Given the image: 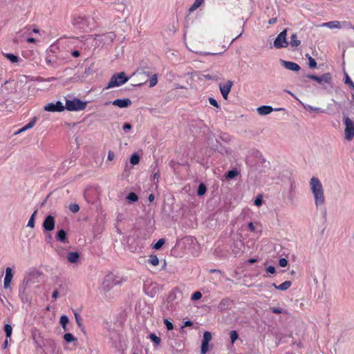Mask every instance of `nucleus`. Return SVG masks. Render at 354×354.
<instances>
[{"label":"nucleus","mask_w":354,"mask_h":354,"mask_svg":"<svg viewBox=\"0 0 354 354\" xmlns=\"http://www.w3.org/2000/svg\"><path fill=\"white\" fill-rule=\"evenodd\" d=\"M310 189L313 195L315 204L317 207L325 203V196L323 185L317 177H313L309 182Z\"/></svg>","instance_id":"nucleus-1"},{"label":"nucleus","mask_w":354,"mask_h":354,"mask_svg":"<svg viewBox=\"0 0 354 354\" xmlns=\"http://www.w3.org/2000/svg\"><path fill=\"white\" fill-rule=\"evenodd\" d=\"M73 25L81 31L88 32L94 26V19L85 15H78L73 19Z\"/></svg>","instance_id":"nucleus-2"},{"label":"nucleus","mask_w":354,"mask_h":354,"mask_svg":"<svg viewBox=\"0 0 354 354\" xmlns=\"http://www.w3.org/2000/svg\"><path fill=\"white\" fill-rule=\"evenodd\" d=\"M128 80L129 78L125 76V73L124 72L115 73L111 77L106 88L109 89L113 87L121 86Z\"/></svg>","instance_id":"nucleus-3"},{"label":"nucleus","mask_w":354,"mask_h":354,"mask_svg":"<svg viewBox=\"0 0 354 354\" xmlns=\"http://www.w3.org/2000/svg\"><path fill=\"white\" fill-rule=\"evenodd\" d=\"M86 102L79 99L73 100H67L66 102L65 109L70 111H82L86 108Z\"/></svg>","instance_id":"nucleus-4"},{"label":"nucleus","mask_w":354,"mask_h":354,"mask_svg":"<svg viewBox=\"0 0 354 354\" xmlns=\"http://www.w3.org/2000/svg\"><path fill=\"white\" fill-rule=\"evenodd\" d=\"M344 123L346 126L344 130L345 138L350 141L354 137V122L348 117H344Z\"/></svg>","instance_id":"nucleus-5"},{"label":"nucleus","mask_w":354,"mask_h":354,"mask_svg":"<svg viewBox=\"0 0 354 354\" xmlns=\"http://www.w3.org/2000/svg\"><path fill=\"white\" fill-rule=\"evenodd\" d=\"M287 31V29L283 30L277 35L274 41L273 46L277 49L286 48L288 46V42L286 39Z\"/></svg>","instance_id":"nucleus-6"},{"label":"nucleus","mask_w":354,"mask_h":354,"mask_svg":"<svg viewBox=\"0 0 354 354\" xmlns=\"http://www.w3.org/2000/svg\"><path fill=\"white\" fill-rule=\"evenodd\" d=\"M306 77L310 80L316 81L320 84H330L332 80V77L330 73H326L320 76L307 75Z\"/></svg>","instance_id":"nucleus-7"},{"label":"nucleus","mask_w":354,"mask_h":354,"mask_svg":"<svg viewBox=\"0 0 354 354\" xmlns=\"http://www.w3.org/2000/svg\"><path fill=\"white\" fill-rule=\"evenodd\" d=\"M64 109L65 107L60 101H57L55 103H48L44 106V110L49 112H61Z\"/></svg>","instance_id":"nucleus-8"},{"label":"nucleus","mask_w":354,"mask_h":354,"mask_svg":"<svg viewBox=\"0 0 354 354\" xmlns=\"http://www.w3.org/2000/svg\"><path fill=\"white\" fill-rule=\"evenodd\" d=\"M117 283L118 281L115 278V275L113 274H109L104 277L102 282V286L104 290H109Z\"/></svg>","instance_id":"nucleus-9"},{"label":"nucleus","mask_w":354,"mask_h":354,"mask_svg":"<svg viewBox=\"0 0 354 354\" xmlns=\"http://www.w3.org/2000/svg\"><path fill=\"white\" fill-rule=\"evenodd\" d=\"M233 86V82L227 80L225 84H219V89L223 97L225 100L227 99L228 94L230 92L231 88Z\"/></svg>","instance_id":"nucleus-10"},{"label":"nucleus","mask_w":354,"mask_h":354,"mask_svg":"<svg viewBox=\"0 0 354 354\" xmlns=\"http://www.w3.org/2000/svg\"><path fill=\"white\" fill-rule=\"evenodd\" d=\"M32 274H29L28 275H26L24 280L22 283L19 286V296L22 300H24V296L25 295V292L26 288L28 287L29 284L31 283Z\"/></svg>","instance_id":"nucleus-11"},{"label":"nucleus","mask_w":354,"mask_h":354,"mask_svg":"<svg viewBox=\"0 0 354 354\" xmlns=\"http://www.w3.org/2000/svg\"><path fill=\"white\" fill-rule=\"evenodd\" d=\"M55 218L53 216L48 215L44 219L42 226L44 231L50 232L55 228Z\"/></svg>","instance_id":"nucleus-12"},{"label":"nucleus","mask_w":354,"mask_h":354,"mask_svg":"<svg viewBox=\"0 0 354 354\" xmlns=\"http://www.w3.org/2000/svg\"><path fill=\"white\" fill-rule=\"evenodd\" d=\"M112 103V104L117 106L120 108H126L128 107L131 104V101L129 98H124V99H117L111 102H107L105 103V105H108L109 104Z\"/></svg>","instance_id":"nucleus-13"},{"label":"nucleus","mask_w":354,"mask_h":354,"mask_svg":"<svg viewBox=\"0 0 354 354\" xmlns=\"http://www.w3.org/2000/svg\"><path fill=\"white\" fill-rule=\"evenodd\" d=\"M281 65L286 69L292 71H298L300 70V66L295 62L285 61L283 59L280 60Z\"/></svg>","instance_id":"nucleus-14"},{"label":"nucleus","mask_w":354,"mask_h":354,"mask_svg":"<svg viewBox=\"0 0 354 354\" xmlns=\"http://www.w3.org/2000/svg\"><path fill=\"white\" fill-rule=\"evenodd\" d=\"M12 277H13V275H12L11 268L8 267L6 270V276H5L4 282H3V286H4L5 288H9L10 282L12 279Z\"/></svg>","instance_id":"nucleus-15"},{"label":"nucleus","mask_w":354,"mask_h":354,"mask_svg":"<svg viewBox=\"0 0 354 354\" xmlns=\"http://www.w3.org/2000/svg\"><path fill=\"white\" fill-rule=\"evenodd\" d=\"M273 108L270 106H261L257 108V113L261 115H266L272 113Z\"/></svg>","instance_id":"nucleus-16"},{"label":"nucleus","mask_w":354,"mask_h":354,"mask_svg":"<svg viewBox=\"0 0 354 354\" xmlns=\"http://www.w3.org/2000/svg\"><path fill=\"white\" fill-rule=\"evenodd\" d=\"M291 46V47H297L301 44V41L298 39L297 33H293L290 36V40L288 43Z\"/></svg>","instance_id":"nucleus-17"},{"label":"nucleus","mask_w":354,"mask_h":354,"mask_svg":"<svg viewBox=\"0 0 354 354\" xmlns=\"http://www.w3.org/2000/svg\"><path fill=\"white\" fill-rule=\"evenodd\" d=\"M79 258L80 255L77 252H70L67 256L68 261L71 263H77Z\"/></svg>","instance_id":"nucleus-18"},{"label":"nucleus","mask_w":354,"mask_h":354,"mask_svg":"<svg viewBox=\"0 0 354 354\" xmlns=\"http://www.w3.org/2000/svg\"><path fill=\"white\" fill-rule=\"evenodd\" d=\"M57 240L62 243H66V232L64 230H59L56 235Z\"/></svg>","instance_id":"nucleus-19"},{"label":"nucleus","mask_w":354,"mask_h":354,"mask_svg":"<svg viewBox=\"0 0 354 354\" xmlns=\"http://www.w3.org/2000/svg\"><path fill=\"white\" fill-rule=\"evenodd\" d=\"M303 106L306 111L309 112L325 113V110L319 107H314L309 104H303Z\"/></svg>","instance_id":"nucleus-20"},{"label":"nucleus","mask_w":354,"mask_h":354,"mask_svg":"<svg viewBox=\"0 0 354 354\" xmlns=\"http://www.w3.org/2000/svg\"><path fill=\"white\" fill-rule=\"evenodd\" d=\"M322 26L327 27L329 28H340L339 22L337 21H332L326 23H324Z\"/></svg>","instance_id":"nucleus-21"},{"label":"nucleus","mask_w":354,"mask_h":354,"mask_svg":"<svg viewBox=\"0 0 354 354\" xmlns=\"http://www.w3.org/2000/svg\"><path fill=\"white\" fill-rule=\"evenodd\" d=\"M292 285V282L290 281H286L281 283L277 287V290L285 291L288 290Z\"/></svg>","instance_id":"nucleus-22"},{"label":"nucleus","mask_w":354,"mask_h":354,"mask_svg":"<svg viewBox=\"0 0 354 354\" xmlns=\"http://www.w3.org/2000/svg\"><path fill=\"white\" fill-rule=\"evenodd\" d=\"M64 339L67 343H71V342H77V339L76 337H75L74 335L73 334L70 333H65L64 335Z\"/></svg>","instance_id":"nucleus-23"},{"label":"nucleus","mask_w":354,"mask_h":354,"mask_svg":"<svg viewBox=\"0 0 354 354\" xmlns=\"http://www.w3.org/2000/svg\"><path fill=\"white\" fill-rule=\"evenodd\" d=\"M37 120V118L36 117L33 118L32 120H30L28 124L22 127V131H25L32 128L35 125Z\"/></svg>","instance_id":"nucleus-24"},{"label":"nucleus","mask_w":354,"mask_h":354,"mask_svg":"<svg viewBox=\"0 0 354 354\" xmlns=\"http://www.w3.org/2000/svg\"><path fill=\"white\" fill-rule=\"evenodd\" d=\"M68 322V318L66 315H62L60 317V324L62 325L63 329L66 331L68 329L66 327V325Z\"/></svg>","instance_id":"nucleus-25"},{"label":"nucleus","mask_w":354,"mask_h":354,"mask_svg":"<svg viewBox=\"0 0 354 354\" xmlns=\"http://www.w3.org/2000/svg\"><path fill=\"white\" fill-rule=\"evenodd\" d=\"M130 203L136 202L138 200V195L134 192H130L126 197Z\"/></svg>","instance_id":"nucleus-26"},{"label":"nucleus","mask_w":354,"mask_h":354,"mask_svg":"<svg viewBox=\"0 0 354 354\" xmlns=\"http://www.w3.org/2000/svg\"><path fill=\"white\" fill-rule=\"evenodd\" d=\"M102 37H104V39H102L103 40H104L105 41H113V40L115 38V34L113 32H108L105 35H102Z\"/></svg>","instance_id":"nucleus-27"},{"label":"nucleus","mask_w":354,"mask_h":354,"mask_svg":"<svg viewBox=\"0 0 354 354\" xmlns=\"http://www.w3.org/2000/svg\"><path fill=\"white\" fill-rule=\"evenodd\" d=\"M148 262L152 266H156L159 264V259L156 255H151L148 259Z\"/></svg>","instance_id":"nucleus-28"},{"label":"nucleus","mask_w":354,"mask_h":354,"mask_svg":"<svg viewBox=\"0 0 354 354\" xmlns=\"http://www.w3.org/2000/svg\"><path fill=\"white\" fill-rule=\"evenodd\" d=\"M3 330L6 333V338H10L12 335V326L10 324H6L3 327Z\"/></svg>","instance_id":"nucleus-29"},{"label":"nucleus","mask_w":354,"mask_h":354,"mask_svg":"<svg viewBox=\"0 0 354 354\" xmlns=\"http://www.w3.org/2000/svg\"><path fill=\"white\" fill-rule=\"evenodd\" d=\"M207 190L206 186L203 183H201L198 185V190H197V194L198 196H203L205 194Z\"/></svg>","instance_id":"nucleus-30"},{"label":"nucleus","mask_w":354,"mask_h":354,"mask_svg":"<svg viewBox=\"0 0 354 354\" xmlns=\"http://www.w3.org/2000/svg\"><path fill=\"white\" fill-rule=\"evenodd\" d=\"M140 161V156L137 153H133L130 158V162L133 165H138Z\"/></svg>","instance_id":"nucleus-31"},{"label":"nucleus","mask_w":354,"mask_h":354,"mask_svg":"<svg viewBox=\"0 0 354 354\" xmlns=\"http://www.w3.org/2000/svg\"><path fill=\"white\" fill-rule=\"evenodd\" d=\"M149 339L154 342L156 345H158L160 344L161 339L160 337H158L155 333H151L149 335Z\"/></svg>","instance_id":"nucleus-32"},{"label":"nucleus","mask_w":354,"mask_h":354,"mask_svg":"<svg viewBox=\"0 0 354 354\" xmlns=\"http://www.w3.org/2000/svg\"><path fill=\"white\" fill-rule=\"evenodd\" d=\"M37 210H35L33 214L31 215L29 221H28V225L27 226L28 227H35V216L37 214Z\"/></svg>","instance_id":"nucleus-33"},{"label":"nucleus","mask_w":354,"mask_h":354,"mask_svg":"<svg viewBox=\"0 0 354 354\" xmlns=\"http://www.w3.org/2000/svg\"><path fill=\"white\" fill-rule=\"evenodd\" d=\"M212 339V333L209 331H205L203 333V342H205V344L208 343L210 342V340Z\"/></svg>","instance_id":"nucleus-34"},{"label":"nucleus","mask_w":354,"mask_h":354,"mask_svg":"<svg viewBox=\"0 0 354 354\" xmlns=\"http://www.w3.org/2000/svg\"><path fill=\"white\" fill-rule=\"evenodd\" d=\"M238 175V171L236 169L230 170L227 172L225 177L227 179H232Z\"/></svg>","instance_id":"nucleus-35"},{"label":"nucleus","mask_w":354,"mask_h":354,"mask_svg":"<svg viewBox=\"0 0 354 354\" xmlns=\"http://www.w3.org/2000/svg\"><path fill=\"white\" fill-rule=\"evenodd\" d=\"M6 57L12 63L17 62L19 59L17 56L11 53L6 54Z\"/></svg>","instance_id":"nucleus-36"},{"label":"nucleus","mask_w":354,"mask_h":354,"mask_svg":"<svg viewBox=\"0 0 354 354\" xmlns=\"http://www.w3.org/2000/svg\"><path fill=\"white\" fill-rule=\"evenodd\" d=\"M165 239H160L154 244L153 248L156 250H159L162 247V245L165 244Z\"/></svg>","instance_id":"nucleus-37"},{"label":"nucleus","mask_w":354,"mask_h":354,"mask_svg":"<svg viewBox=\"0 0 354 354\" xmlns=\"http://www.w3.org/2000/svg\"><path fill=\"white\" fill-rule=\"evenodd\" d=\"M202 3L201 2H198L197 1H194V3L192 5V6L189 9V13H192L195 10H196L199 6H201Z\"/></svg>","instance_id":"nucleus-38"},{"label":"nucleus","mask_w":354,"mask_h":354,"mask_svg":"<svg viewBox=\"0 0 354 354\" xmlns=\"http://www.w3.org/2000/svg\"><path fill=\"white\" fill-rule=\"evenodd\" d=\"M230 336L231 342H232V344L234 343L235 341L239 337V335H238V333H237V332L236 330L230 331Z\"/></svg>","instance_id":"nucleus-39"},{"label":"nucleus","mask_w":354,"mask_h":354,"mask_svg":"<svg viewBox=\"0 0 354 354\" xmlns=\"http://www.w3.org/2000/svg\"><path fill=\"white\" fill-rule=\"evenodd\" d=\"M158 82V78L156 75H152V77L149 79V87H153L156 85Z\"/></svg>","instance_id":"nucleus-40"},{"label":"nucleus","mask_w":354,"mask_h":354,"mask_svg":"<svg viewBox=\"0 0 354 354\" xmlns=\"http://www.w3.org/2000/svg\"><path fill=\"white\" fill-rule=\"evenodd\" d=\"M345 84L349 85L351 88L354 89V83L347 73L345 74Z\"/></svg>","instance_id":"nucleus-41"},{"label":"nucleus","mask_w":354,"mask_h":354,"mask_svg":"<svg viewBox=\"0 0 354 354\" xmlns=\"http://www.w3.org/2000/svg\"><path fill=\"white\" fill-rule=\"evenodd\" d=\"M68 208L73 213H76L80 210V207L76 203L69 205Z\"/></svg>","instance_id":"nucleus-42"},{"label":"nucleus","mask_w":354,"mask_h":354,"mask_svg":"<svg viewBox=\"0 0 354 354\" xmlns=\"http://www.w3.org/2000/svg\"><path fill=\"white\" fill-rule=\"evenodd\" d=\"M202 297V294L201 292L196 291L194 292L192 295V299L193 301L198 300Z\"/></svg>","instance_id":"nucleus-43"},{"label":"nucleus","mask_w":354,"mask_h":354,"mask_svg":"<svg viewBox=\"0 0 354 354\" xmlns=\"http://www.w3.org/2000/svg\"><path fill=\"white\" fill-rule=\"evenodd\" d=\"M308 65L311 68H314L317 66V62L314 58L312 57H309L308 58Z\"/></svg>","instance_id":"nucleus-44"},{"label":"nucleus","mask_w":354,"mask_h":354,"mask_svg":"<svg viewBox=\"0 0 354 354\" xmlns=\"http://www.w3.org/2000/svg\"><path fill=\"white\" fill-rule=\"evenodd\" d=\"M164 324L168 330H171L174 328L173 324L167 319H164Z\"/></svg>","instance_id":"nucleus-45"},{"label":"nucleus","mask_w":354,"mask_h":354,"mask_svg":"<svg viewBox=\"0 0 354 354\" xmlns=\"http://www.w3.org/2000/svg\"><path fill=\"white\" fill-rule=\"evenodd\" d=\"M203 77L205 80H212L216 81L218 79V77L217 75H212L210 74H205V75H203Z\"/></svg>","instance_id":"nucleus-46"},{"label":"nucleus","mask_w":354,"mask_h":354,"mask_svg":"<svg viewBox=\"0 0 354 354\" xmlns=\"http://www.w3.org/2000/svg\"><path fill=\"white\" fill-rule=\"evenodd\" d=\"M208 346H209L208 343L205 344V342H202V344H201V353H202L205 354L207 351Z\"/></svg>","instance_id":"nucleus-47"},{"label":"nucleus","mask_w":354,"mask_h":354,"mask_svg":"<svg viewBox=\"0 0 354 354\" xmlns=\"http://www.w3.org/2000/svg\"><path fill=\"white\" fill-rule=\"evenodd\" d=\"M263 200L261 196H258L254 201V205L259 207L262 205Z\"/></svg>","instance_id":"nucleus-48"},{"label":"nucleus","mask_w":354,"mask_h":354,"mask_svg":"<svg viewBox=\"0 0 354 354\" xmlns=\"http://www.w3.org/2000/svg\"><path fill=\"white\" fill-rule=\"evenodd\" d=\"M279 264L281 267H286L288 264V261L285 258H281L279 261Z\"/></svg>","instance_id":"nucleus-49"},{"label":"nucleus","mask_w":354,"mask_h":354,"mask_svg":"<svg viewBox=\"0 0 354 354\" xmlns=\"http://www.w3.org/2000/svg\"><path fill=\"white\" fill-rule=\"evenodd\" d=\"M209 102L211 105H212L216 108H218L219 106L217 101L213 97L209 98Z\"/></svg>","instance_id":"nucleus-50"},{"label":"nucleus","mask_w":354,"mask_h":354,"mask_svg":"<svg viewBox=\"0 0 354 354\" xmlns=\"http://www.w3.org/2000/svg\"><path fill=\"white\" fill-rule=\"evenodd\" d=\"M75 320H76L77 325L79 326H82V318H81L80 315L78 313H75Z\"/></svg>","instance_id":"nucleus-51"},{"label":"nucleus","mask_w":354,"mask_h":354,"mask_svg":"<svg viewBox=\"0 0 354 354\" xmlns=\"http://www.w3.org/2000/svg\"><path fill=\"white\" fill-rule=\"evenodd\" d=\"M46 62L47 64L50 65L55 62V59L53 57L48 56L46 57Z\"/></svg>","instance_id":"nucleus-52"},{"label":"nucleus","mask_w":354,"mask_h":354,"mask_svg":"<svg viewBox=\"0 0 354 354\" xmlns=\"http://www.w3.org/2000/svg\"><path fill=\"white\" fill-rule=\"evenodd\" d=\"M131 128H132V126L129 123H124L122 127L123 130L125 131L131 129Z\"/></svg>","instance_id":"nucleus-53"},{"label":"nucleus","mask_w":354,"mask_h":354,"mask_svg":"<svg viewBox=\"0 0 354 354\" xmlns=\"http://www.w3.org/2000/svg\"><path fill=\"white\" fill-rule=\"evenodd\" d=\"M114 157H115L114 152L112 151H109L108 153L107 159L111 161L114 159Z\"/></svg>","instance_id":"nucleus-54"},{"label":"nucleus","mask_w":354,"mask_h":354,"mask_svg":"<svg viewBox=\"0 0 354 354\" xmlns=\"http://www.w3.org/2000/svg\"><path fill=\"white\" fill-rule=\"evenodd\" d=\"M266 271L269 273L274 274L275 272V268L272 266H270L266 268Z\"/></svg>","instance_id":"nucleus-55"},{"label":"nucleus","mask_w":354,"mask_h":354,"mask_svg":"<svg viewBox=\"0 0 354 354\" xmlns=\"http://www.w3.org/2000/svg\"><path fill=\"white\" fill-rule=\"evenodd\" d=\"M271 311L273 313H275V314H281V313H282V310L279 308H271Z\"/></svg>","instance_id":"nucleus-56"},{"label":"nucleus","mask_w":354,"mask_h":354,"mask_svg":"<svg viewBox=\"0 0 354 354\" xmlns=\"http://www.w3.org/2000/svg\"><path fill=\"white\" fill-rule=\"evenodd\" d=\"M248 229L251 231V232H254L255 230V227H254V225L253 223L250 222L248 223Z\"/></svg>","instance_id":"nucleus-57"},{"label":"nucleus","mask_w":354,"mask_h":354,"mask_svg":"<svg viewBox=\"0 0 354 354\" xmlns=\"http://www.w3.org/2000/svg\"><path fill=\"white\" fill-rule=\"evenodd\" d=\"M159 178H160V174H159L158 171H157L156 172L153 171V180H157V181H158Z\"/></svg>","instance_id":"nucleus-58"},{"label":"nucleus","mask_w":354,"mask_h":354,"mask_svg":"<svg viewBox=\"0 0 354 354\" xmlns=\"http://www.w3.org/2000/svg\"><path fill=\"white\" fill-rule=\"evenodd\" d=\"M227 302H228V300H227V299H223V300L220 302V304H219V305H218V308H221V309H222V306H225V304H226Z\"/></svg>","instance_id":"nucleus-59"},{"label":"nucleus","mask_w":354,"mask_h":354,"mask_svg":"<svg viewBox=\"0 0 354 354\" xmlns=\"http://www.w3.org/2000/svg\"><path fill=\"white\" fill-rule=\"evenodd\" d=\"M59 292L57 290H55L52 295V297L55 299H56L58 297Z\"/></svg>","instance_id":"nucleus-60"},{"label":"nucleus","mask_w":354,"mask_h":354,"mask_svg":"<svg viewBox=\"0 0 354 354\" xmlns=\"http://www.w3.org/2000/svg\"><path fill=\"white\" fill-rule=\"evenodd\" d=\"M72 55L74 57H78L80 55V52L78 50H73L72 52Z\"/></svg>","instance_id":"nucleus-61"},{"label":"nucleus","mask_w":354,"mask_h":354,"mask_svg":"<svg viewBox=\"0 0 354 354\" xmlns=\"http://www.w3.org/2000/svg\"><path fill=\"white\" fill-rule=\"evenodd\" d=\"M277 17L271 18L270 19H269L268 24L271 25L274 24L277 22Z\"/></svg>","instance_id":"nucleus-62"},{"label":"nucleus","mask_w":354,"mask_h":354,"mask_svg":"<svg viewBox=\"0 0 354 354\" xmlns=\"http://www.w3.org/2000/svg\"><path fill=\"white\" fill-rule=\"evenodd\" d=\"M192 325H193V322L189 320H187V321L185 322V323H184V326H191Z\"/></svg>","instance_id":"nucleus-63"},{"label":"nucleus","mask_w":354,"mask_h":354,"mask_svg":"<svg viewBox=\"0 0 354 354\" xmlns=\"http://www.w3.org/2000/svg\"><path fill=\"white\" fill-rule=\"evenodd\" d=\"M8 338H6V339L5 340V342L2 344V348L3 349H6L8 347Z\"/></svg>","instance_id":"nucleus-64"}]
</instances>
